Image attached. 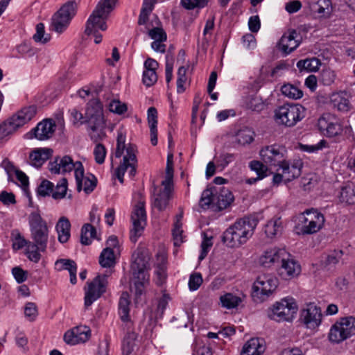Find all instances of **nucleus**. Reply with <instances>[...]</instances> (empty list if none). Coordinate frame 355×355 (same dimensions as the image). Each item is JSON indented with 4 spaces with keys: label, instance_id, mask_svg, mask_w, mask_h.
Instances as JSON below:
<instances>
[{
    "label": "nucleus",
    "instance_id": "obj_1",
    "mask_svg": "<svg viewBox=\"0 0 355 355\" xmlns=\"http://www.w3.org/2000/svg\"><path fill=\"white\" fill-rule=\"evenodd\" d=\"M259 219L249 216L237 220L223 234V242L230 248H239L245 243L254 234Z\"/></svg>",
    "mask_w": 355,
    "mask_h": 355
},
{
    "label": "nucleus",
    "instance_id": "obj_2",
    "mask_svg": "<svg viewBox=\"0 0 355 355\" xmlns=\"http://www.w3.org/2000/svg\"><path fill=\"white\" fill-rule=\"evenodd\" d=\"M137 151L136 146L132 144H126L125 135L122 131H118L115 157L119 158L123 155V157L120 165L116 168L115 174L121 183L123 182V176L128 169L130 177L135 175L137 165Z\"/></svg>",
    "mask_w": 355,
    "mask_h": 355
},
{
    "label": "nucleus",
    "instance_id": "obj_3",
    "mask_svg": "<svg viewBox=\"0 0 355 355\" xmlns=\"http://www.w3.org/2000/svg\"><path fill=\"white\" fill-rule=\"evenodd\" d=\"M131 270L137 296L144 293V289L149 284L150 270V257L146 250L137 248L132 255Z\"/></svg>",
    "mask_w": 355,
    "mask_h": 355
},
{
    "label": "nucleus",
    "instance_id": "obj_4",
    "mask_svg": "<svg viewBox=\"0 0 355 355\" xmlns=\"http://www.w3.org/2000/svg\"><path fill=\"white\" fill-rule=\"evenodd\" d=\"M87 132L91 139L97 142L105 136V121L103 116V105L97 98L90 100L85 112Z\"/></svg>",
    "mask_w": 355,
    "mask_h": 355
},
{
    "label": "nucleus",
    "instance_id": "obj_5",
    "mask_svg": "<svg viewBox=\"0 0 355 355\" xmlns=\"http://www.w3.org/2000/svg\"><path fill=\"white\" fill-rule=\"evenodd\" d=\"M36 113L35 105L26 106L0 123V141H7L19 128L31 121Z\"/></svg>",
    "mask_w": 355,
    "mask_h": 355
},
{
    "label": "nucleus",
    "instance_id": "obj_6",
    "mask_svg": "<svg viewBox=\"0 0 355 355\" xmlns=\"http://www.w3.org/2000/svg\"><path fill=\"white\" fill-rule=\"evenodd\" d=\"M233 200L234 196L228 189L214 187L202 192L200 205L202 208L213 205L222 210L230 206Z\"/></svg>",
    "mask_w": 355,
    "mask_h": 355
},
{
    "label": "nucleus",
    "instance_id": "obj_7",
    "mask_svg": "<svg viewBox=\"0 0 355 355\" xmlns=\"http://www.w3.org/2000/svg\"><path fill=\"white\" fill-rule=\"evenodd\" d=\"M305 116V108L300 104L285 103L275 110L277 123L286 128L295 126Z\"/></svg>",
    "mask_w": 355,
    "mask_h": 355
},
{
    "label": "nucleus",
    "instance_id": "obj_8",
    "mask_svg": "<svg viewBox=\"0 0 355 355\" xmlns=\"http://www.w3.org/2000/svg\"><path fill=\"white\" fill-rule=\"evenodd\" d=\"M49 168L52 173H65L74 169V175L76 180L77 190L81 191L82 180L83 178L84 168L80 162H73L69 156L57 157L53 162H51Z\"/></svg>",
    "mask_w": 355,
    "mask_h": 355
},
{
    "label": "nucleus",
    "instance_id": "obj_9",
    "mask_svg": "<svg viewBox=\"0 0 355 355\" xmlns=\"http://www.w3.org/2000/svg\"><path fill=\"white\" fill-rule=\"evenodd\" d=\"M78 0H68L53 15L51 19V29L58 33H63L69 26L76 15Z\"/></svg>",
    "mask_w": 355,
    "mask_h": 355
},
{
    "label": "nucleus",
    "instance_id": "obj_10",
    "mask_svg": "<svg viewBox=\"0 0 355 355\" xmlns=\"http://www.w3.org/2000/svg\"><path fill=\"white\" fill-rule=\"evenodd\" d=\"M28 223L33 243L40 245L42 252H45L49 239V229L46 221L38 211H33L29 215Z\"/></svg>",
    "mask_w": 355,
    "mask_h": 355
},
{
    "label": "nucleus",
    "instance_id": "obj_11",
    "mask_svg": "<svg viewBox=\"0 0 355 355\" xmlns=\"http://www.w3.org/2000/svg\"><path fill=\"white\" fill-rule=\"evenodd\" d=\"M297 310L295 300L292 297H286L273 304L269 317L278 322L291 321Z\"/></svg>",
    "mask_w": 355,
    "mask_h": 355
},
{
    "label": "nucleus",
    "instance_id": "obj_12",
    "mask_svg": "<svg viewBox=\"0 0 355 355\" xmlns=\"http://www.w3.org/2000/svg\"><path fill=\"white\" fill-rule=\"evenodd\" d=\"M355 334V318H340L331 327L329 339L332 343H339Z\"/></svg>",
    "mask_w": 355,
    "mask_h": 355
},
{
    "label": "nucleus",
    "instance_id": "obj_13",
    "mask_svg": "<svg viewBox=\"0 0 355 355\" xmlns=\"http://www.w3.org/2000/svg\"><path fill=\"white\" fill-rule=\"evenodd\" d=\"M300 233L303 235L312 234L320 231L324 226V215L317 209H307L303 212L300 220Z\"/></svg>",
    "mask_w": 355,
    "mask_h": 355
},
{
    "label": "nucleus",
    "instance_id": "obj_14",
    "mask_svg": "<svg viewBox=\"0 0 355 355\" xmlns=\"http://www.w3.org/2000/svg\"><path fill=\"white\" fill-rule=\"evenodd\" d=\"M259 155L266 165L279 166L287 159V150L284 146L275 144L262 147Z\"/></svg>",
    "mask_w": 355,
    "mask_h": 355
},
{
    "label": "nucleus",
    "instance_id": "obj_15",
    "mask_svg": "<svg viewBox=\"0 0 355 355\" xmlns=\"http://www.w3.org/2000/svg\"><path fill=\"white\" fill-rule=\"evenodd\" d=\"M109 275L96 276L91 282L87 283L85 293V306L88 307L98 300L106 291Z\"/></svg>",
    "mask_w": 355,
    "mask_h": 355
},
{
    "label": "nucleus",
    "instance_id": "obj_16",
    "mask_svg": "<svg viewBox=\"0 0 355 355\" xmlns=\"http://www.w3.org/2000/svg\"><path fill=\"white\" fill-rule=\"evenodd\" d=\"M131 220L132 229L130 231V238L132 242L136 243L146 225V213L144 201L139 200L135 205L131 215Z\"/></svg>",
    "mask_w": 355,
    "mask_h": 355
},
{
    "label": "nucleus",
    "instance_id": "obj_17",
    "mask_svg": "<svg viewBox=\"0 0 355 355\" xmlns=\"http://www.w3.org/2000/svg\"><path fill=\"white\" fill-rule=\"evenodd\" d=\"M278 285V280L271 275H262L257 277L253 285L254 293L263 300L272 294Z\"/></svg>",
    "mask_w": 355,
    "mask_h": 355
},
{
    "label": "nucleus",
    "instance_id": "obj_18",
    "mask_svg": "<svg viewBox=\"0 0 355 355\" xmlns=\"http://www.w3.org/2000/svg\"><path fill=\"white\" fill-rule=\"evenodd\" d=\"M55 127V123L53 119H45L38 123L35 128L27 132L24 137L27 139L35 138L40 141L48 140L54 135Z\"/></svg>",
    "mask_w": 355,
    "mask_h": 355
},
{
    "label": "nucleus",
    "instance_id": "obj_19",
    "mask_svg": "<svg viewBox=\"0 0 355 355\" xmlns=\"http://www.w3.org/2000/svg\"><path fill=\"white\" fill-rule=\"evenodd\" d=\"M99 8L96 7L86 22L85 33L87 35L96 34L99 30L105 31L107 29L105 20L109 15L100 10Z\"/></svg>",
    "mask_w": 355,
    "mask_h": 355
},
{
    "label": "nucleus",
    "instance_id": "obj_20",
    "mask_svg": "<svg viewBox=\"0 0 355 355\" xmlns=\"http://www.w3.org/2000/svg\"><path fill=\"white\" fill-rule=\"evenodd\" d=\"M287 257L280 258L278 271L279 275L285 279L293 278L300 272V265L292 258L287 252Z\"/></svg>",
    "mask_w": 355,
    "mask_h": 355
},
{
    "label": "nucleus",
    "instance_id": "obj_21",
    "mask_svg": "<svg viewBox=\"0 0 355 355\" xmlns=\"http://www.w3.org/2000/svg\"><path fill=\"white\" fill-rule=\"evenodd\" d=\"M302 317L308 328L314 329L318 327L321 323V309L314 303H309L307 304L306 308L302 311Z\"/></svg>",
    "mask_w": 355,
    "mask_h": 355
},
{
    "label": "nucleus",
    "instance_id": "obj_22",
    "mask_svg": "<svg viewBox=\"0 0 355 355\" xmlns=\"http://www.w3.org/2000/svg\"><path fill=\"white\" fill-rule=\"evenodd\" d=\"M287 256V252L284 248H272L267 250L259 258V263L264 267H270L272 264L279 266L280 258Z\"/></svg>",
    "mask_w": 355,
    "mask_h": 355
},
{
    "label": "nucleus",
    "instance_id": "obj_23",
    "mask_svg": "<svg viewBox=\"0 0 355 355\" xmlns=\"http://www.w3.org/2000/svg\"><path fill=\"white\" fill-rule=\"evenodd\" d=\"M297 32L295 30L284 34L277 44V47L282 53L286 55L293 52L300 45L296 40Z\"/></svg>",
    "mask_w": 355,
    "mask_h": 355
},
{
    "label": "nucleus",
    "instance_id": "obj_24",
    "mask_svg": "<svg viewBox=\"0 0 355 355\" xmlns=\"http://www.w3.org/2000/svg\"><path fill=\"white\" fill-rule=\"evenodd\" d=\"M318 127L320 130L326 131L327 136L335 137L342 132L341 125L337 120L331 121V116L324 115L318 120Z\"/></svg>",
    "mask_w": 355,
    "mask_h": 355
},
{
    "label": "nucleus",
    "instance_id": "obj_25",
    "mask_svg": "<svg viewBox=\"0 0 355 355\" xmlns=\"http://www.w3.org/2000/svg\"><path fill=\"white\" fill-rule=\"evenodd\" d=\"M53 150L48 148H36L29 155L31 165L39 168L52 155Z\"/></svg>",
    "mask_w": 355,
    "mask_h": 355
},
{
    "label": "nucleus",
    "instance_id": "obj_26",
    "mask_svg": "<svg viewBox=\"0 0 355 355\" xmlns=\"http://www.w3.org/2000/svg\"><path fill=\"white\" fill-rule=\"evenodd\" d=\"M302 166V164L300 161L290 164L286 159L279 167L282 170L285 180L291 181L300 175Z\"/></svg>",
    "mask_w": 355,
    "mask_h": 355
},
{
    "label": "nucleus",
    "instance_id": "obj_27",
    "mask_svg": "<svg viewBox=\"0 0 355 355\" xmlns=\"http://www.w3.org/2000/svg\"><path fill=\"white\" fill-rule=\"evenodd\" d=\"M331 105L341 112H347L351 108L349 96L345 92L334 93L330 97Z\"/></svg>",
    "mask_w": 355,
    "mask_h": 355
},
{
    "label": "nucleus",
    "instance_id": "obj_28",
    "mask_svg": "<svg viewBox=\"0 0 355 355\" xmlns=\"http://www.w3.org/2000/svg\"><path fill=\"white\" fill-rule=\"evenodd\" d=\"M310 8L319 17H327L332 10L330 0H310Z\"/></svg>",
    "mask_w": 355,
    "mask_h": 355
},
{
    "label": "nucleus",
    "instance_id": "obj_29",
    "mask_svg": "<svg viewBox=\"0 0 355 355\" xmlns=\"http://www.w3.org/2000/svg\"><path fill=\"white\" fill-rule=\"evenodd\" d=\"M265 349L262 340L252 338L243 345L241 355H261Z\"/></svg>",
    "mask_w": 355,
    "mask_h": 355
},
{
    "label": "nucleus",
    "instance_id": "obj_30",
    "mask_svg": "<svg viewBox=\"0 0 355 355\" xmlns=\"http://www.w3.org/2000/svg\"><path fill=\"white\" fill-rule=\"evenodd\" d=\"M70 229L71 223L69 220L65 216L60 218L55 225V230L58 234V241L60 243H64L68 241L71 236Z\"/></svg>",
    "mask_w": 355,
    "mask_h": 355
},
{
    "label": "nucleus",
    "instance_id": "obj_31",
    "mask_svg": "<svg viewBox=\"0 0 355 355\" xmlns=\"http://www.w3.org/2000/svg\"><path fill=\"white\" fill-rule=\"evenodd\" d=\"M148 121L150 128L151 144L153 146H156L157 144V111L154 107H150L148 110Z\"/></svg>",
    "mask_w": 355,
    "mask_h": 355
},
{
    "label": "nucleus",
    "instance_id": "obj_32",
    "mask_svg": "<svg viewBox=\"0 0 355 355\" xmlns=\"http://www.w3.org/2000/svg\"><path fill=\"white\" fill-rule=\"evenodd\" d=\"M340 201L349 205L355 204V184L347 182L340 189L339 194Z\"/></svg>",
    "mask_w": 355,
    "mask_h": 355
},
{
    "label": "nucleus",
    "instance_id": "obj_33",
    "mask_svg": "<svg viewBox=\"0 0 355 355\" xmlns=\"http://www.w3.org/2000/svg\"><path fill=\"white\" fill-rule=\"evenodd\" d=\"M99 264L103 268H112L116 264V258L114 250L105 248L99 256Z\"/></svg>",
    "mask_w": 355,
    "mask_h": 355
},
{
    "label": "nucleus",
    "instance_id": "obj_34",
    "mask_svg": "<svg viewBox=\"0 0 355 355\" xmlns=\"http://www.w3.org/2000/svg\"><path fill=\"white\" fill-rule=\"evenodd\" d=\"M282 221L280 218H273L265 225L264 231L266 236L272 238L281 234L282 232Z\"/></svg>",
    "mask_w": 355,
    "mask_h": 355
},
{
    "label": "nucleus",
    "instance_id": "obj_35",
    "mask_svg": "<svg viewBox=\"0 0 355 355\" xmlns=\"http://www.w3.org/2000/svg\"><path fill=\"white\" fill-rule=\"evenodd\" d=\"M171 194L168 193L167 189L161 190L158 193L154 194L153 201V207L159 211L166 209L171 199Z\"/></svg>",
    "mask_w": 355,
    "mask_h": 355
},
{
    "label": "nucleus",
    "instance_id": "obj_36",
    "mask_svg": "<svg viewBox=\"0 0 355 355\" xmlns=\"http://www.w3.org/2000/svg\"><path fill=\"white\" fill-rule=\"evenodd\" d=\"M137 334L134 331H128L122 341L123 355H130L136 347Z\"/></svg>",
    "mask_w": 355,
    "mask_h": 355
},
{
    "label": "nucleus",
    "instance_id": "obj_37",
    "mask_svg": "<svg viewBox=\"0 0 355 355\" xmlns=\"http://www.w3.org/2000/svg\"><path fill=\"white\" fill-rule=\"evenodd\" d=\"M254 132L249 128H243L239 130L235 136L236 142L242 146L250 144L254 141Z\"/></svg>",
    "mask_w": 355,
    "mask_h": 355
},
{
    "label": "nucleus",
    "instance_id": "obj_38",
    "mask_svg": "<svg viewBox=\"0 0 355 355\" xmlns=\"http://www.w3.org/2000/svg\"><path fill=\"white\" fill-rule=\"evenodd\" d=\"M130 300L127 292L122 293L119 302V313L123 321L129 320Z\"/></svg>",
    "mask_w": 355,
    "mask_h": 355
},
{
    "label": "nucleus",
    "instance_id": "obj_39",
    "mask_svg": "<svg viewBox=\"0 0 355 355\" xmlns=\"http://www.w3.org/2000/svg\"><path fill=\"white\" fill-rule=\"evenodd\" d=\"M321 62L316 58L300 60L297 62V67L300 71H316L319 69Z\"/></svg>",
    "mask_w": 355,
    "mask_h": 355
},
{
    "label": "nucleus",
    "instance_id": "obj_40",
    "mask_svg": "<svg viewBox=\"0 0 355 355\" xmlns=\"http://www.w3.org/2000/svg\"><path fill=\"white\" fill-rule=\"evenodd\" d=\"M10 239L12 241V249L15 251L22 249L25 246H28L30 241H27L17 230H12L10 234Z\"/></svg>",
    "mask_w": 355,
    "mask_h": 355
},
{
    "label": "nucleus",
    "instance_id": "obj_41",
    "mask_svg": "<svg viewBox=\"0 0 355 355\" xmlns=\"http://www.w3.org/2000/svg\"><path fill=\"white\" fill-rule=\"evenodd\" d=\"M220 301L222 306L231 309L239 306L241 302V298L232 293H227L220 296Z\"/></svg>",
    "mask_w": 355,
    "mask_h": 355
},
{
    "label": "nucleus",
    "instance_id": "obj_42",
    "mask_svg": "<svg viewBox=\"0 0 355 355\" xmlns=\"http://www.w3.org/2000/svg\"><path fill=\"white\" fill-rule=\"evenodd\" d=\"M96 229L92 225L85 224L81 229L80 242L82 244L87 245L91 243V239L96 236Z\"/></svg>",
    "mask_w": 355,
    "mask_h": 355
},
{
    "label": "nucleus",
    "instance_id": "obj_43",
    "mask_svg": "<svg viewBox=\"0 0 355 355\" xmlns=\"http://www.w3.org/2000/svg\"><path fill=\"white\" fill-rule=\"evenodd\" d=\"M244 103L246 108L258 112L263 110L265 107L262 99L257 96H247Z\"/></svg>",
    "mask_w": 355,
    "mask_h": 355
},
{
    "label": "nucleus",
    "instance_id": "obj_44",
    "mask_svg": "<svg viewBox=\"0 0 355 355\" xmlns=\"http://www.w3.org/2000/svg\"><path fill=\"white\" fill-rule=\"evenodd\" d=\"M282 93L292 99H299L302 97L303 92L291 84H285L281 88Z\"/></svg>",
    "mask_w": 355,
    "mask_h": 355
},
{
    "label": "nucleus",
    "instance_id": "obj_45",
    "mask_svg": "<svg viewBox=\"0 0 355 355\" xmlns=\"http://www.w3.org/2000/svg\"><path fill=\"white\" fill-rule=\"evenodd\" d=\"M336 78V74L335 71L329 68L324 69L320 72L318 81L320 83L325 86H329L332 85Z\"/></svg>",
    "mask_w": 355,
    "mask_h": 355
},
{
    "label": "nucleus",
    "instance_id": "obj_46",
    "mask_svg": "<svg viewBox=\"0 0 355 355\" xmlns=\"http://www.w3.org/2000/svg\"><path fill=\"white\" fill-rule=\"evenodd\" d=\"M40 252H42L40 245L29 243L26 249V255L30 261L38 263L42 257Z\"/></svg>",
    "mask_w": 355,
    "mask_h": 355
},
{
    "label": "nucleus",
    "instance_id": "obj_47",
    "mask_svg": "<svg viewBox=\"0 0 355 355\" xmlns=\"http://www.w3.org/2000/svg\"><path fill=\"white\" fill-rule=\"evenodd\" d=\"M268 165H266L263 162L253 160L250 162L249 167L257 174L258 178L263 179L266 176V171L268 170Z\"/></svg>",
    "mask_w": 355,
    "mask_h": 355
},
{
    "label": "nucleus",
    "instance_id": "obj_48",
    "mask_svg": "<svg viewBox=\"0 0 355 355\" xmlns=\"http://www.w3.org/2000/svg\"><path fill=\"white\" fill-rule=\"evenodd\" d=\"M187 68L183 66L180 67L178 70L177 92L178 93H182L185 91L184 85L187 81Z\"/></svg>",
    "mask_w": 355,
    "mask_h": 355
},
{
    "label": "nucleus",
    "instance_id": "obj_49",
    "mask_svg": "<svg viewBox=\"0 0 355 355\" xmlns=\"http://www.w3.org/2000/svg\"><path fill=\"white\" fill-rule=\"evenodd\" d=\"M209 0H181L182 6L187 10L201 9L208 5Z\"/></svg>",
    "mask_w": 355,
    "mask_h": 355
},
{
    "label": "nucleus",
    "instance_id": "obj_50",
    "mask_svg": "<svg viewBox=\"0 0 355 355\" xmlns=\"http://www.w3.org/2000/svg\"><path fill=\"white\" fill-rule=\"evenodd\" d=\"M67 190V180L62 178V180L55 187V191L53 190L52 197L55 200L62 199L66 196Z\"/></svg>",
    "mask_w": 355,
    "mask_h": 355
},
{
    "label": "nucleus",
    "instance_id": "obj_51",
    "mask_svg": "<svg viewBox=\"0 0 355 355\" xmlns=\"http://www.w3.org/2000/svg\"><path fill=\"white\" fill-rule=\"evenodd\" d=\"M33 39L36 42L45 44L50 40V36L45 35L44 25L39 23L36 26V33L33 35Z\"/></svg>",
    "mask_w": 355,
    "mask_h": 355
},
{
    "label": "nucleus",
    "instance_id": "obj_52",
    "mask_svg": "<svg viewBox=\"0 0 355 355\" xmlns=\"http://www.w3.org/2000/svg\"><path fill=\"white\" fill-rule=\"evenodd\" d=\"M54 185L52 182L49 180H43L38 186L37 189V193L38 196L45 197L52 194L53 189Z\"/></svg>",
    "mask_w": 355,
    "mask_h": 355
},
{
    "label": "nucleus",
    "instance_id": "obj_53",
    "mask_svg": "<svg viewBox=\"0 0 355 355\" xmlns=\"http://www.w3.org/2000/svg\"><path fill=\"white\" fill-rule=\"evenodd\" d=\"M55 266L58 270H67L69 272L71 270H73V268L77 269V265L73 260L67 259H60L56 261Z\"/></svg>",
    "mask_w": 355,
    "mask_h": 355
},
{
    "label": "nucleus",
    "instance_id": "obj_54",
    "mask_svg": "<svg viewBox=\"0 0 355 355\" xmlns=\"http://www.w3.org/2000/svg\"><path fill=\"white\" fill-rule=\"evenodd\" d=\"M109 110L115 114H122L127 111L128 107L125 103L119 100L114 99L109 104Z\"/></svg>",
    "mask_w": 355,
    "mask_h": 355
},
{
    "label": "nucleus",
    "instance_id": "obj_55",
    "mask_svg": "<svg viewBox=\"0 0 355 355\" xmlns=\"http://www.w3.org/2000/svg\"><path fill=\"white\" fill-rule=\"evenodd\" d=\"M96 186V178L94 175H91V178L89 177L85 178L83 176V180H82V189L84 190V191L86 193H89L95 189Z\"/></svg>",
    "mask_w": 355,
    "mask_h": 355
},
{
    "label": "nucleus",
    "instance_id": "obj_56",
    "mask_svg": "<svg viewBox=\"0 0 355 355\" xmlns=\"http://www.w3.org/2000/svg\"><path fill=\"white\" fill-rule=\"evenodd\" d=\"M142 80L144 84L147 87L153 85L157 80L156 71L153 70H144Z\"/></svg>",
    "mask_w": 355,
    "mask_h": 355
},
{
    "label": "nucleus",
    "instance_id": "obj_57",
    "mask_svg": "<svg viewBox=\"0 0 355 355\" xmlns=\"http://www.w3.org/2000/svg\"><path fill=\"white\" fill-rule=\"evenodd\" d=\"M94 155L95 157V161L96 163L101 164L105 161L106 155V150L103 144H98L94 150Z\"/></svg>",
    "mask_w": 355,
    "mask_h": 355
},
{
    "label": "nucleus",
    "instance_id": "obj_58",
    "mask_svg": "<svg viewBox=\"0 0 355 355\" xmlns=\"http://www.w3.org/2000/svg\"><path fill=\"white\" fill-rule=\"evenodd\" d=\"M25 316L30 320L33 321L37 315V309L35 303H26L24 309Z\"/></svg>",
    "mask_w": 355,
    "mask_h": 355
},
{
    "label": "nucleus",
    "instance_id": "obj_59",
    "mask_svg": "<svg viewBox=\"0 0 355 355\" xmlns=\"http://www.w3.org/2000/svg\"><path fill=\"white\" fill-rule=\"evenodd\" d=\"M202 283V277L200 273L191 275L189 280V287L191 291H196Z\"/></svg>",
    "mask_w": 355,
    "mask_h": 355
},
{
    "label": "nucleus",
    "instance_id": "obj_60",
    "mask_svg": "<svg viewBox=\"0 0 355 355\" xmlns=\"http://www.w3.org/2000/svg\"><path fill=\"white\" fill-rule=\"evenodd\" d=\"M73 332H76L75 336L78 339L79 343H84L89 339V331L87 327H76L72 329Z\"/></svg>",
    "mask_w": 355,
    "mask_h": 355
},
{
    "label": "nucleus",
    "instance_id": "obj_61",
    "mask_svg": "<svg viewBox=\"0 0 355 355\" xmlns=\"http://www.w3.org/2000/svg\"><path fill=\"white\" fill-rule=\"evenodd\" d=\"M181 225H174L173 229V237L174 241V245L176 246L180 245L183 243V230Z\"/></svg>",
    "mask_w": 355,
    "mask_h": 355
},
{
    "label": "nucleus",
    "instance_id": "obj_62",
    "mask_svg": "<svg viewBox=\"0 0 355 355\" xmlns=\"http://www.w3.org/2000/svg\"><path fill=\"white\" fill-rule=\"evenodd\" d=\"M117 0H101L96 7H100V10L110 14L114 9Z\"/></svg>",
    "mask_w": 355,
    "mask_h": 355
},
{
    "label": "nucleus",
    "instance_id": "obj_63",
    "mask_svg": "<svg viewBox=\"0 0 355 355\" xmlns=\"http://www.w3.org/2000/svg\"><path fill=\"white\" fill-rule=\"evenodd\" d=\"M155 283L157 286H162L166 278V269L164 266H157L155 271Z\"/></svg>",
    "mask_w": 355,
    "mask_h": 355
},
{
    "label": "nucleus",
    "instance_id": "obj_64",
    "mask_svg": "<svg viewBox=\"0 0 355 355\" xmlns=\"http://www.w3.org/2000/svg\"><path fill=\"white\" fill-rule=\"evenodd\" d=\"M149 36L154 40H166V34L161 28H154L149 31Z\"/></svg>",
    "mask_w": 355,
    "mask_h": 355
}]
</instances>
